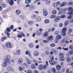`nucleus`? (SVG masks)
I'll use <instances>...</instances> for the list:
<instances>
[{
    "mask_svg": "<svg viewBox=\"0 0 73 73\" xmlns=\"http://www.w3.org/2000/svg\"><path fill=\"white\" fill-rule=\"evenodd\" d=\"M73 7H69L68 9V11H71L70 12H69L68 13V15H69V16L68 17V19H70L72 17V15H71V14L69 13L70 12V13H73V11H73Z\"/></svg>",
    "mask_w": 73,
    "mask_h": 73,
    "instance_id": "1",
    "label": "nucleus"
},
{
    "mask_svg": "<svg viewBox=\"0 0 73 73\" xmlns=\"http://www.w3.org/2000/svg\"><path fill=\"white\" fill-rule=\"evenodd\" d=\"M6 59L5 60L6 61L8 64H11V61L10 59H11V56L9 55H7L6 56Z\"/></svg>",
    "mask_w": 73,
    "mask_h": 73,
    "instance_id": "2",
    "label": "nucleus"
},
{
    "mask_svg": "<svg viewBox=\"0 0 73 73\" xmlns=\"http://www.w3.org/2000/svg\"><path fill=\"white\" fill-rule=\"evenodd\" d=\"M60 57L59 60L61 61H64L65 60V57H64V54L63 53H60L59 54Z\"/></svg>",
    "mask_w": 73,
    "mask_h": 73,
    "instance_id": "3",
    "label": "nucleus"
},
{
    "mask_svg": "<svg viewBox=\"0 0 73 73\" xmlns=\"http://www.w3.org/2000/svg\"><path fill=\"white\" fill-rule=\"evenodd\" d=\"M66 31H67V28H64L62 30V35L63 36H66Z\"/></svg>",
    "mask_w": 73,
    "mask_h": 73,
    "instance_id": "4",
    "label": "nucleus"
},
{
    "mask_svg": "<svg viewBox=\"0 0 73 73\" xmlns=\"http://www.w3.org/2000/svg\"><path fill=\"white\" fill-rule=\"evenodd\" d=\"M8 64L9 65V64H8V63L7 62V61L5 60L4 62H3L2 63V66L4 67H6V66H7Z\"/></svg>",
    "mask_w": 73,
    "mask_h": 73,
    "instance_id": "5",
    "label": "nucleus"
},
{
    "mask_svg": "<svg viewBox=\"0 0 73 73\" xmlns=\"http://www.w3.org/2000/svg\"><path fill=\"white\" fill-rule=\"evenodd\" d=\"M6 46L7 48H12V46L11 43L8 42L6 44Z\"/></svg>",
    "mask_w": 73,
    "mask_h": 73,
    "instance_id": "6",
    "label": "nucleus"
},
{
    "mask_svg": "<svg viewBox=\"0 0 73 73\" xmlns=\"http://www.w3.org/2000/svg\"><path fill=\"white\" fill-rule=\"evenodd\" d=\"M54 39V38H53V36L51 35L49 36L48 38H47V40L48 41H51L53 40Z\"/></svg>",
    "mask_w": 73,
    "mask_h": 73,
    "instance_id": "7",
    "label": "nucleus"
},
{
    "mask_svg": "<svg viewBox=\"0 0 73 73\" xmlns=\"http://www.w3.org/2000/svg\"><path fill=\"white\" fill-rule=\"evenodd\" d=\"M57 49H59V50H66L68 51V48H65L64 47L62 48L61 47H59L58 48H57Z\"/></svg>",
    "mask_w": 73,
    "mask_h": 73,
    "instance_id": "8",
    "label": "nucleus"
},
{
    "mask_svg": "<svg viewBox=\"0 0 73 73\" xmlns=\"http://www.w3.org/2000/svg\"><path fill=\"white\" fill-rule=\"evenodd\" d=\"M23 59L21 58L19 59L18 62L19 64H23Z\"/></svg>",
    "mask_w": 73,
    "mask_h": 73,
    "instance_id": "9",
    "label": "nucleus"
},
{
    "mask_svg": "<svg viewBox=\"0 0 73 73\" xmlns=\"http://www.w3.org/2000/svg\"><path fill=\"white\" fill-rule=\"evenodd\" d=\"M49 62L51 65H55V62L53 60H50L49 61Z\"/></svg>",
    "mask_w": 73,
    "mask_h": 73,
    "instance_id": "10",
    "label": "nucleus"
},
{
    "mask_svg": "<svg viewBox=\"0 0 73 73\" xmlns=\"http://www.w3.org/2000/svg\"><path fill=\"white\" fill-rule=\"evenodd\" d=\"M66 5V2H64L60 5V6L62 7L65 6Z\"/></svg>",
    "mask_w": 73,
    "mask_h": 73,
    "instance_id": "11",
    "label": "nucleus"
},
{
    "mask_svg": "<svg viewBox=\"0 0 73 73\" xmlns=\"http://www.w3.org/2000/svg\"><path fill=\"white\" fill-rule=\"evenodd\" d=\"M25 54L26 55H29V56L31 57V58H32L31 57V52H30V51H27L26 52Z\"/></svg>",
    "mask_w": 73,
    "mask_h": 73,
    "instance_id": "12",
    "label": "nucleus"
},
{
    "mask_svg": "<svg viewBox=\"0 0 73 73\" xmlns=\"http://www.w3.org/2000/svg\"><path fill=\"white\" fill-rule=\"evenodd\" d=\"M10 5H12L14 4L13 0H8Z\"/></svg>",
    "mask_w": 73,
    "mask_h": 73,
    "instance_id": "13",
    "label": "nucleus"
},
{
    "mask_svg": "<svg viewBox=\"0 0 73 73\" xmlns=\"http://www.w3.org/2000/svg\"><path fill=\"white\" fill-rule=\"evenodd\" d=\"M34 56L35 57H37L38 56V51H35L34 52Z\"/></svg>",
    "mask_w": 73,
    "mask_h": 73,
    "instance_id": "14",
    "label": "nucleus"
},
{
    "mask_svg": "<svg viewBox=\"0 0 73 73\" xmlns=\"http://www.w3.org/2000/svg\"><path fill=\"white\" fill-rule=\"evenodd\" d=\"M65 10H62L60 11L58 13V15H61V14H62V13H65Z\"/></svg>",
    "mask_w": 73,
    "mask_h": 73,
    "instance_id": "15",
    "label": "nucleus"
},
{
    "mask_svg": "<svg viewBox=\"0 0 73 73\" xmlns=\"http://www.w3.org/2000/svg\"><path fill=\"white\" fill-rule=\"evenodd\" d=\"M20 50H17L16 51V54L17 56H19V55H20Z\"/></svg>",
    "mask_w": 73,
    "mask_h": 73,
    "instance_id": "16",
    "label": "nucleus"
},
{
    "mask_svg": "<svg viewBox=\"0 0 73 73\" xmlns=\"http://www.w3.org/2000/svg\"><path fill=\"white\" fill-rule=\"evenodd\" d=\"M56 68L57 70H60L61 69V66L59 65H57L56 67Z\"/></svg>",
    "mask_w": 73,
    "mask_h": 73,
    "instance_id": "17",
    "label": "nucleus"
},
{
    "mask_svg": "<svg viewBox=\"0 0 73 73\" xmlns=\"http://www.w3.org/2000/svg\"><path fill=\"white\" fill-rule=\"evenodd\" d=\"M29 47L30 48H31L32 49V48H33V47H34V45H33V44L32 43H31L29 44Z\"/></svg>",
    "mask_w": 73,
    "mask_h": 73,
    "instance_id": "18",
    "label": "nucleus"
},
{
    "mask_svg": "<svg viewBox=\"0 0 73 73\" xmlns=\"http://www.w3.org/2000/svg\"><path fill=\"white\" fill-rule=\"evenodd\" d=\"M32 1V0H25V3L27 4H29L31 3Z\"/></svg>",
    "mask_w": 73,
    "mask_h": 73,
    "instance_id": "19",
    "label": "nucleus"
},
{
    "mask_svg": "<svg viewBox=\"0 0 73 73\" xmlns=\"http://www.w3.org/2000/svg\"><path fill=\"white\" fill-rule=\"evenodd\" d=\"M36 34L38 36H40V35H41V34H42V33L40 32V31L39 30H38L36 32Z\"/></svg>",
    "mask_w": 73,
    "mask_h": 73,
    "instance_id": "20",
    "label": "nucleus"
},
{
    "mask_svg": "<svg viewBox=\"0 0 73 73\" xmlns=\"http://www.w3.org/2000/svg\"><path fill=\"white\" fill-rule=\"evenodd\" d=\"M7 69L8 70V71H11L13 69L11 66H8L7 67Z\"/></svg>",
    "mask_w": 73,
    "mask_h": 73,
    "instance_id": "21",
    "label": "nucleus"
},
{
    "mask_svg": "<svg viewBox=\"0 0 73 73\" xmlns=\"http://www.w3.org/2000/svg\"><path fill=\"white\" fill-rule=\"evenodd\" d=\"M27 62L28 65H30V64H32V61L30 60L29 59L27 60Z\"/></svg>",
    "mask_w": 73,
    "mask_h": 73,
    "instance_id": "22",
    "label": "nucleus"
},
{
    "mask_svg": "<svg viewBox=\"0 0 73 73\" xmlns=\"http://www.w3.org/2000/svg\"><path fill=\"white\" fill-rule=\"evenodd\" d=\"M61 36L60 35H58L56 37V39L57 40H60L61 38Z\"/></svg>",
    "mask_w": 73,
    "mask_h": 73,
    "instance_id": "23",
    "label": "nucleus"
},
{
    "mask_svg": "<svg viewBox=\"0 0 73 73\" xmlns=\"http://www.w3.org/2000/svg\"><path fill=\"white\" fill-rule=\"evenodd\" d=\"M44 66L42 65H40L38 66V68L39 70H42Z\"/></svg>",
    "mask_w": 73,
    "mask_h": 73,
    "instance_id": "24",
    "label": "nucleus"
},
{
    "mask_svg": "<svg viewBox=\"0 0 73 73\" xmlns=\"http://www.w3.org/2000/svg\"><path fill=\"white\" fill-rule=\"evenodd\" d=\"M31 68L32 69H35L36 68V67L34 64H33L31 66Z\"/></svg>",
    "mask_w": 73,
    "mask_h": 73,
    "instance_id": "25",
    "label": "nucleus"
},
{
    "mask_svg": "<svg viewBox=\"0 0 73 73\" xmlns=\"http://www.w3.org/2000/svg\"><path fill=\"white\" fill-rule=\"evenodd\" d=\"M43 15L44 16H48V12L46 11H44L43 12Z\"/></svg>",
    "mask_w": 73,
    "mask_h": 73,
    "instance_id": "26",
    "label": "nucleus"
},
{
    "mask_svg": "<svg viewBox=\"0 0 73 73\" xmlns=\"http://www.w3.org/2000/svg\"><path fill=\"white\" fill-rule=\"evenodd\" d=\"M50 46L52 48H54L56 46V44L54 43H52L50 44Z\"/></svg>",
    "mask_w": 73,
    "mask_h": 73,
    "instance_id": "27",
    "label": "nucleus"
},
{
    "mask_svg": "<svg viewBox=\"0 0 73 73\" xmlns=\"http://www.w3.org/2000/svg\"><path fill=\"white\" fill-rule=\"evenodd\" d=\"M50 0H46V5H48L50 4Z\"/></svg>",
    "mask_w": 73,
    "mask_h": 73,
    "instance_id": "28",
    "label": "nucleus"
},
{
    "mask_svg": "<svg viewBox=\"0 0 73 73\" xmlns=\"http://www.w3.org/2000/svg\"><path fill=\"white\" fill-rule=\"evenodd\" d=\"M42 20V19H41V17H39L37 19V22L38 23L41 21Z\"/></svg>",
    "mask_w": 73,
    "mask_h": 73,
    "instance_id": "29",
    "label": "nucleus"
},
{
    "mask_svg": "<svg viewBox=\"0 0 73 73\" xmlns=\"http://www.w3.org/2000/svg\"><path fill=\"white\" fill-rule=\"evenodd\" d=\"M66 60L67 62H69L72 61V59H71V58L69 57H68L66 58Z\"/></svg>",
    "mask_w": 73,
    "mask_h": 73,
    "instance_id": "30",
    "label": "nucleus"
},
{
    "mask_svg": "<svg viewBox=\"0 0 73 73\" xmlns=\"http://www.w3.org/2000/svg\"><path fill=\"white\" fill-rule=\"evenodd\" d=\"M20 17L23 20H25V17L24 15H21Z\"/></svg>",
    "mask_w": 73,
    "mask_h": 73,
    "instance_id": "31",
    "label": "nucleus"
},
{
    "mask_svg": "<svg viewBox=\"0 0 73 73\" xmlns=\"http://www.w3.org/2000/svg\"><path fill=\"white\" fill-rule=\"evenodd\" d=\"M16 13L17 15H20L21 13V11L19 10H17L16 11Z\"/></svg>",
    "mask_w": 73,
    "mask_h": 73,
    "instance_id": "32",
    "label": "nucleus"
},
{
    "mask_svg": "<svg viewBox=\"0 0 73 73\" xmlns=\"http://www.w3.org/2000/svg\"><path fill=\"white\" fill-rule=\"evenodd\" d=\"M45 54L46 56H48L50 54V52L48 50H47L45 52Z\"/></svg>",
    "mask_w": 73,
    "mask_h": 73,
    "instance_id": "33",
    "label": "nucleus"
},
{
    "mask_svg": "<svg viewBox=\"0 0 73 73\" xmlns=\"http://www.w3.org/2000/svg\"><path fill=\"white\" fill-rule=\"evenodd\" d=\"M34 24V22L32 21H29L28 22V24L29 25H32Z\"/></svg>",
    "mask_w": 73,
    "mask_h": 73,
    "instance_id": "34",
    "label": "nucleus"
},
{
    "mask_svg": "<svg viewBox=\"0 0 73 73\" xmlns=\"http://www.w3.org/2000/svg\"><path fill=\"white\" fill-rule=\"evenodd\" d=\"M48 32H46L44 33V37H48Z\"/></svg>",
    "mask_w": 73,
    "mask_h": 73,
    "instance_id": "35",
    "label": "nucleus"
},
{
    "mask_svg": "<svg viewBox=\"0 0 73 73\" xmlns=\"http://www.w3.org/2000/svg\"><path fill=\"white\" fill-rule=\"evenodd\" d=\"M36 15H35V14H33L32 15V18L33 19H36Z\"/></svg>",
    "mask_w": 73,
    "mask_h": 73,
    "instance_id": "36",
    "label": "nucleus"
},
{
    "mask_svg": "<svg viewBox=\"0 0 73 73\" xmlns=\"http://www.w3.org/2000/svg\"><path fill=\"white\" fill-rule=\"evenodd\" d=\"M44 23L46 24H48L49 23V20L48 19H46L44 21Z\"/></svg>",
    "mask_w": 73,
    "mask_h": 73,
    "instance_id": "37",
    "label": "nucleus"
},
{
    "mask_svg": "<svg viewBox=\"0 0 73 73\" xmlns=\"http://www.w3.org/2000/svg\"><path fill=\"white\" fill-rule=\"evenodd\" d=\"M57 12V11L55 10H54L52 11V13L53 15H56Z\"/></svg>",
    "mask_w": 73,
    "mask_h": 73,
    "instance_id": "38",
    "label": "nucleus"
},
{
    "mask_svg": "<svg viewBox=\"0 0 73 73\" xmlns=\"http://www.w3.org/2000/svg\"><path fill=\"white\" fill-rule=\"evenodd\" d=\"M7 39L6 37H4L1 39V41H4L5 40Z\"/></svg>",
    "mask_w": 73,
    "mask_h": 73,
    "instance_id": "39",
    "label": "nucleus"
},
{
    "mask_svg": "<svg viewBox=\"0 0 73 73\" xmlns=\"http://www.w3.org/2000/svg\"><path fill=\"white\" fill-rule=\"evenodd\" d=\"M69 54H70V55H73V50H70L69 52Z\"/></svg>",
    "mask_w": 73,
    "mask_h": 73,
    "instance_id": "40",
    "label": "nucleus"
},
{
    "mask_svg": "<svg viewBox=\"0 0 73 73\" xmlns=\"http://www.w3.org/2000/svg\"><path fill=\"white\" fill-rule=\"evenodd\" d=\"M23 68H21V67H19V70H20V71H23V70L24 69V67H23Z\"/></svg>",
    "mask_w": 73,
    "mask_h": 73,
    "instance_id": "41",
    "label": "nucleus"
},
{
    "mask_svg": "<svg viewBox=\"0 0 73 73\" xmlns=\"http://www.w3.org/2000/svg\"><path fill=\"white\" fill-rule=\"evenodd\" d=\"M59 18H55L54 19V22H58V21L59 20Z\"/></svg>",
    "mask_w": 73,
    "mask_h": 73,
    "instance_id": "42",
    "label": "nucleus"
},
{
    "mask_svg": "<svg viewBox=\"0 0 73 73\" xmlns=\"http://www.w3.org/2000/svg\"><path fill=\"white\" fill-rule=\"evenodd\" d=\"M54 34L55 35H59V32L58 31H56L54 32Z\"/></svg>",
    "mask_w": 73,
    "mask_h": 73,
    "instance_id": "43",
    "label": "nucleus"
},
{
    "mask_svg": "<svg viewBox=\"0 0 73 73\" xmlns=\"http://www.w3.org/2000/svg\"><path fill=\"white\" fill-rule=\"evenodd\" d=\"M53 6L55 8H56L57 7V3H55L53 4Z\"/></svg>",
    "mask_w": 73,
    "mask_h": 73,
    "instance_id": "44",
    "label": "nucleus"
},
{
    "mask_svg": "<svg viewBox=\"0 0 73 73\" xmlns=\"http://www.w3.org/2000/svg\"><path fill=\"white\" fill-rule=\"evenodd\" d=\"M53 72L54 73H56V69L55 68H53L52 69Z\"/></svg>",
    "mask_w": 73,
    "mask_h": 73,
    "instance_id": "45",
    "label": "nucleus"
},
{
    "mask_svg": "<svg viewBox=\"0 0 73 73\" xmlns=\"http://www.w3.org/2000/svg\"><path fill=\"white\" fill-rule=\"evenodd\" d=\"M20 34V35H22V36H23V37H25V35L24 34V33H23V32H21Z\"/></svg>",
    "mask_w": 73,
    "mask_h": 73,
    "instance_id": "46",
    "label": "nucleus"
},
{
    "mask_svg": "<svg viewBox=\"0 0 73 73\" xmlns=\"http://www.w3.org/2000/svg\"><path fill=\"white\" fill-rule=\"evenodd\" d=\"M66 16L65 15H62L60 16V18H62V19H64V18H65Z\"/></svg>",
    "mask_w": 73,
    "mask_h": 73,
    "instance_id": "47",
    "label": "nucleus"
},
{
    "mask_svg": "<svg viewBox=\"0 0 73 73\" xmlns=\"http://www.w3.org/2000/svg\"><path fill=\"white\" fill-rule=\"evenodd\" d=\"M72 29H69L68 31V33L69 34H70L72 33Z\"/></svg>",
    "mask_w": 73,
    "mask_h": 73,
    "instance_id": "48",
    "label": "nucleus"
},
{
    "mask_svg": "<svg viewBox=\"0 0 73 73\" xmlns=\"http://www.w3.org/2000/svg\"><path fill=\"white\" fill-rule=\"evenodd\" d=\"M69 5H73V2H70L69 3Z\"/></svg>",
    "mask_w": 73,
    "mask_h": 73,
    "instance_id": "49",
    "label": "nucleus"
},
{
    "mask_svg": "<svg viewBox=\"0 0 73 73\" xmlns=\"http://www.w3.org/2000/svg\"><path fill=\"white\" fill-rule=\"evenodd\" d=\"M27 73H33V72L32 70H29L27 71Z\"/></svg>",
    "mask_w": 73,
    "mask_h": 73,
    "instance_id": "50",
    "label": "nucleus"
},
{
    "mask_svg": "<svg viewBox=\"0 0 73 73\" xmlns=\"http://www.w3.org/2000/svg\"><path fill=\"white\" fill-rule=\"evenodd\" d=\"M69 48L71 50H73V46L72 45H70L69 46Z\"/></svg>",
    "mask_w": 73,
    "mask_h": 73,
    "instance_id": "51",
    "label": "nucleus"
},
{
    "mask_svg": "<svg viewBox=\"0 0 73 73\" xmlns=\"http://www.w3.org/2000/svg\"><path fill=\"white\" fill-rule=\"evenodd\" d=\"M56 16L55 15H51V18L52 19H54V18H55Z\"/></svg>",
    "mask_w": 73,
    "mask_h": 73,
    "instance_id": "52",
    "label": "nucleus"
},
{
    "mask_svg": "<svg viewBox=\"0 0 73 73\" xmlns=\"http://www.w3.org/2000/svg\"><path fill=\"white\" fill-rule=\"evenodd\" d=\"M68 23H69V22L68 21H66L65 23V25H67L68 24Z\"/></svg>",
    "mask_w": 73,
    "mask_h": 73,
    "instance_id": "53",
    "label": "nucleus"
},
{
    "mask_svg": "<svg viewBox=\"0 0 73 73\" xmlns=\"http://www.w3.org/2000/svg\"><path fill=\"white\" fill-rule=\"evenodd\" d=\"M65 42V39H63L62 40V43H63V44H64V43Z\"/></svg>",
    "mask_w": 73,
    "mask_h": 73,
    "instance_id": "54",
    "label": "nucleus"
},
{
    "mask_svg": "<svg viewBox=\"0 0 73 73\" xmlns=\"http://www.w3.org/2000/svg\"><path fill=\"white\" fill-rule=\"evenodd\" d=\"M7 31H8L9 32H11V29L9 28H8L7 29Z\"/></svg>",
    "mask_w": 73,
    "mask_h": 73,
    "instance_id": "55",
    "label": "nucleus"
},
{
    "mask_svg": "<svg viewBox=\"0 0 73 73\" xmlns=\"http://www.w3.org/2000/svg\"><path fill=\"white\" fill-rule=\"evenodd\" d=\"M2 6L3 8H5L6 7V5L5 4H2Z\"/></svg>",
    "mask_w": 73,
    "mask_h": 73,
    "instance_id": "56",
    "label": "nucleus"
},
{
    "mask_svg": "<svg viewBox=\"0 0 73 73\" xmlns=\"http://www.w3.org/2000/svg\"><path fill=\"white\" fill-rule=\"evenodd\" d=\"M43 68L44 69H45L46 68H47V66L46 65H44L43 66Z\"/></svg>",
    "mask_w": 73,
    "mask_h": 73,
    "instance_id": "57",
    "label": "nucleus"
},
{
    "mask_svg": "<svg viewBox=\"0 0 73 73\" xmlns=\"http://www.w3.org/2000/svg\"><path fill=\"white\" fill-rule=\"evenodd\" d=\"M48 41H48V40H44L43 41V42H44V43H48Z\"/></svg>",
    "mask_w": 73,
    "mask_h": 73,
    "instance_id": "58",
    "label": "nucleus"
},
{
    "mask_svg": "<svg viewBox=\"0 0 73 73\" xmlns=\"http://www.w3.org/2000/svg\"><path fill=\"white\" fill-rule=\"evenodd\" d=\"M18 37L19 38H21L22 37V36L19 34H18Z\"/></svg>",
    "mask_w": 73,
    "mask_h": 73,
    "instance_id": "59",
    "label": "nucleus"
},
{
    "mask_svg": "<svg viewBox=\"0 0 73 73\" xmlns=\"http://www.w3.org/2000/svg\"><path fill=\"white\" fill-rule=\"evenodd\" d=\"M10 28L11 29H13V26L11 25V27H10Z\"/></svg>",
    "mask_w": 73,
    "mask_h": 73,
    "instance_id": "60",
    "label": "nucleus"
},
{
    "mask_svg": "<svg viewBox=\"0 0 73 73\" xmlns=\"http://www.w3.org/2000/svg\"><path fill=\"white\" fill-rule=\"evenodd\" d=\"M55 30V28H52V32H54Z\"/></svg>",
    "mask_w": 73,
    "mask_h": 73,
    "instance_id": "61",
    "label": "nucleus"
},
{
    "mask_svg": "<svg viewBox=\"0 0 73 73\" xmlns=\"http://www.w3.org/2000/svg\"><path fill=\"white\" fill-rule=\"evenodd\" d=\"M59 27H62V24L60 23L59 24Z\"/></svg>",
    "mask_w": 73,
    "mask_h": 73,
    "instance_id": "62",
    "label": "nucleus"
},
{
    "mask_svg": "<svg viewBox=\"0 0 73 73\" xmlns=\"http://www.w3.org/2000/svg\"><path fill=\"white\" fill-rule=\"evenodd\" d=\"M54 27H57V24H55L54 25Z\"/></svg>",
    "mask_w": 73,
    "mask_h": 73,
    "instance_id": "63",
    "label": "nucleus"
},
{
    "mask_svg": "<svg viewBox=\"0 0 73 73\" xmlns=\"http://www.w3.org/2000/svg\"><path fill=\"white\" fill-rule=\"evenodd\" d=\"M34 73H38V71L36 70H34Z\"/></svg>",
    "mask_w": 73,
    "mask_h": 73,
    "instance_id": "64",
    "label": "nucleus"
}]
</instances>
